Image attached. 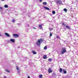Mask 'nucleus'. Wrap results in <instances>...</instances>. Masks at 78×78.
I'll list each match as a JSON object with an SVG mask.
<instances>
[{
  "mask_svg": "<svg viewBox=\"0 0 78 78\" xmlns=\"http://www.w3.org/2000/svg\"><path fill=\"white\" fill-rule=\"evenodd\" d=\"M62 52H61L62 54H64V53H65L66 52V49L65 48H62Z\"/></svg>",
  "mask_w": 78,
  "mask_h": 78,
  "instance_id": "f03ea898",
  "label": "nucleus"
},
{
  "mask_svg": "<svg viewBox=\"0 0 78 78\" xmlns=\"http://www.w3.org/2000/svg\"><path fill=\"white\" fill-rule=\"evenodd\" d=\"M56 3L57 4H62V2L61 1V0H57L56 1Z\"/></svg>",
  "mask_w": 78,
  "mask_h": 78,
  "instance_id": "7ed1b4c3",
  "label": "nucleus"
},
{
  "mask_svg": "<svg viewBox=\"0 0 78 78\" xmlns=\"http://www.w3.org/2000/svg\"><path fill=\"white\" fill-rule=\"evenodd\" d=\"M62 71L64 73L66 74L67 73V71L65 69H63Z\"/></svg>",
  "mask_w": 78,
  "mask_h": 78,
  "instance_id": "9d476101",
  "label": "nucleus"
},
{
  "mask_svg": "<svg viewBox=\"0 0 78 78\" xmlns=\"http://www.w3.org/2000/svg\"><path fill=\"white\" fill-rule=\"evenodd\" d=\"M12 22H13V23L15 22V20L14 19H13L12 21Z\"/></svg>",
  "mask_w": 78,
  "mask_h": 78,
  "instance_id": "5701e85b",
  "label": "nucleus"
},
{
  "mask_svg": "<svg viewBox=\"0 0 78 78\" xmlns=\"http://www.w3.org/2000/svg\"><path fill=\"white\" fill-rule=\"evenodd\" d=\"M13 36H14V37H19V35L16 34H14Z\"/></svg>",
  "mask_w": 78,
  "mask_h": 78,
  "instance_id": "0eeeda50",
  "label": "nucleus"
},
{
  "mask_svg": "<svg viewBox=\"0 0 78 78\" xmlns=\"http://www.w3.org/2000/svg\"><path fill=\"white\" fill-rule=\"evenodd\" d=\"M44 50H47V46H45L44 47Z\"/></svg>",
  "mask_w": 78,
  "mask_h": 78,
  "instance_id": "f3484780",
  "label": "nucleus"
},
{
  "mask_svg": "<svg viewBox=\"0 0 78 78\" xmlns=\"http://www.w3.org/2000/svg\"><path fill=\"white\" fill-rule=\"evenodd\" d=\"M56 38L57 39H60V37L58 36H57L56 37Z\"/></svg>",
  "mask_w": 78,
  "mask_h": 78,
  "instance_id": "412c9836",
  "label": "nucleus"
},
{
  "mask_svg": "<svg viewBox=\"0 0 78 78\" xmlns=\"http://www.w3.org/2000/svg\"><path fill=\"white\" fill-rule=\"evenodd\" d=\"M26 32H27V31H28L27 30H26Z\"/></svg>",
  "mask_w": 78,
  "mask_h": 78,
  "instance_id": "79ce46f5",
  "label": "nucleus"
},
{
  "mask_svg": "<svg viewBox=\"0 0 78 78\" xmlns=\"http://www.w3.org/2000/svg\"><path fill=\"white\" fill-rule=\"evenodd\" d=\"M10 41L13 43L15 42V40H14V39H11L10 40Z\"/></svg>",
  "mask_w": 78,
  "mask_h": 78,
  "instance_id": "6e6552de",
  "label": "nucleus"
},
{
  "mask_svg": "<svg viewBox=\"0 0 78 78\" xmlns=\"http://www.w3.org/2000/svg\"><path fill=\"white\" fill-rule=\"evenodd\" d=\"M5 36H6L7 37H9V36H10L9 34H8V33H5Z\"/></svg>",
  "mask_w": 78,
  "mask_h": 78,
  "instance_id": "20e7f679",
  "label": "nucleus"
},
{
  "mask_svg": "<svg viewBox=\"0 0 78 78\" xmlns=\"http://www.w3.org/2000/svg\"><path fill=\"white\" fill-rule=\"evenodd\" d=\"M31 21L32 20H33V19H32L31 18Z\"/></svg>",
  "mask_w": 78,
  "mask_h": 78,
  "instance_id": "a19ab883",
  "label": "nucleus"
},
{
  "mask_svg": "<svg viewBox=\"0 0 78 78\" xmlns=\"http://www.w3.org/2000/svg\"><path fill=\"white\" fill-rule=\"evenodd\" d=\"M52 75H56V74L55 73H54L52 74Z\"/></svg>",
  "mask_w": 78,
  "mask_h": 78,
  "instance_id": "7c9ffc66",
  "label": "nucleus"
},
{
  "mask_svg": "<svg viewBox=\"0 0 78 78\" xmlns=\"http://www.w3.org/2000/svg\"><path fill=\"white\" fill-rule=\"evenodd\" d=\"M66 28H67V29H68L69 30H70V29H71V28H70V27H69V26L68 25H66Z\"/></svg>",
  "mask_w": 78,
  "mask_h": 78,
  "instance_id": "423d86ee",
  "label": "nucleus"
},
{
  "mask_svg": "<svg viewBox=\"0 0 78 78\" xmlns=\"http://www.w3.org/2000/svg\"><path fill=\"white\" fill-rule=\"evenodd\" d=\"M33 29H34V30L36 29V28L35 27H33Z\"/></svg>",
  "mask_w": 78,
  "mask_h": 78,
  "instance_id": "473e14b6",
  "label": "nucleus"
},
{
  "mask_svg": "<svg viewBox=\"0 0 78 78\" xmlns=\"http://www.w3.org/2000/svg\"><path fill=\"white\" fill-rule=\"evenodd\" d=\"M16 69L17 70H19V67H18V66H16Z\"/></svg>",
  "mask_w": 78,
  "mask_h": 78,
  "instance_id": "aec40b11",
  "label": "nucleus"
},
{
  "mask_svg": "<svg viewBox=\"0 0 78 78\" xmlns=\"http://www.w3.org/2000/svg\"><path fill=\"white\" fill-rule=\"evenodd\" d=\"M43 41L42 39H38L37 42L36 43V44L38 45H41V42H42Z\"/></svg>",
  "mask_w": 78,
  "mask_h": 78,
  "instance_id": "f257e3e1",
  "label": "nucleus"
},
{
  "mask_svg": "<svg viewBox=\"0 0 78 78\" xmlns=\"http://www.w3.org/2000/svg\"><path fill=\"white\" fill-rule=\"evenodd\" d=\"M0 36H2V35L0 34Z\"/></svg>",
  "mask_w": 78,
  "mask_h": 78,
  "instance_id": "c9c22d12",
  "label": "nucleus"
},
{
  "mask_svg": "<svg viewBox=\"0 0 78 78\" xmlns=\"http://www.w3.org/2000/svg\"><path fill=\"white\" fill-rule=\"evenodd\" d=\"M6 71L7 72L9 73V71L8 69H6Z\"/></svg>",
  "mask_w": 78,
  "mask_h": 78,
  "instance_id": "a878e982",
  "label": "nucleus"
},
{
  "mask_svg": "<svg viewBox=\"0 0 78 78\" xmlns=\"http://www.w3.org/2000/svg\"><path fill=\"white\" fill-rule=\"evenodd\" d=\"M43 58L44 59H47V55H44L43 56Z\"/></svg>",
  "mask_w": 78,
  "mask_h": 78,
  "instance_id": "9b49d317",
  "label": "nucleus"
},
{
  "mask_svg": "<svg viewBox=\"0 0 78 78\" xmlns=\"http://www.w3.org/2000/svg\"><path fill=\"white\" fill-rule=\"evenodd\" d=\"M62 25H64L65 26H66V25H65V24L64 23H62Z\"/></svg>",
  "mask_w": 78,
  "mask_h": 78,
  "instance_id": "cd10ccee",
  "label": "nucleus"
},
{
  "mask_svg": "<svg viewBox=\"0 0 78 78\" xmlns=\"http://www.w3.org/2000/svg\"><path fill=\"white\" fill-rule=\"evenodd\" d=\"M39 1H40V2H42V0H39Z\"/></svg>",
  "mask_w": 78,
  "mask_h": 78,
  "instance_id": "2f4dec72",
  "label": "nucleus"
},
{
  "mask_svg": "<svg viewBox=\"0 0 78 78\" xmlns=\"http://www.w3.org/2000/svg\"><path fill=\"white\" fill-rule=\"evenodd\" d=\"M53 28H49V30L50 31H51V30H53Z\"/></svg>",
  "mask_w": 78,
  "mask_h": 78,
  "instance_id": "b1692460",
  "label": "nucleus"
},
{
  "mask_svg": "<svg viewBox=\"0 0 78 78\" xmlns=\"http://www.w3.org/2000/svg\"><path fill=\"white\" fill-rule=\"evenodd\" d=\"M63 10L65 12H67V9H64Z\"/></svg>",
  "mask_w": 78,
  "mask_h": 78,
  "instance_id": "6ab92c4d",
  "label": "nucleus"
},
{
  "mask_svg": "<svg viewBox=\"0 0 78 78\" xmlns=\"http://www.w3.org/2000/svg\"><path fill=\"white\" fill-rule=\"evenodd\" d=\"M18 25H20V24H18Z\"/></svg>",
  "mask_w": 78,
  "mask_h": 78,
  "instance_id": "ea45409f",
  "label": "nucleus"
},
{
  "mask_svg": "<svg viewBox=\"0 0 78 78\" xmlns=\"http://www.w3.org/2000/svg\"><path fill=\"white\" fill-rule=\"evenodd\" d=\"M18 48H20V47H18Z\"/></svg>",
  "mask_w": 78,
  "mask_h": 78,
  "instance_id": "4c0bfd02",
  "label": "nucleus"
},
{
  "mask_svg": "<svg viewBox=\"0 0 78 78\" xmlns=\"http://www.w3.org/2000/svg\"><path fill=\"white\" fill-rule=\"evenodd\" d=\"M52 60V59H51V58L50 59L49 58L48 60V61H50V62H51V61Z\"/></svg>",
  "mask_w": 78,
  "mask_h": 78,
  "instance_id": "4be33fe9",
  "label": "nucleus"
},
{
  "mask_svg": "<svg viewBox=\"0 0 78 78\" xmlns=\"http://www.w3.org/2000/svg\"><path fill=\"white\" fill-rule=\"evenodd\" d=\"M48 72L49 73H51L52 72V70L50 69V68H49L48 70Z\"/></svg>",
  "mask_w": 78,
  "mask_h": 78,
  "instance_id": "1a4fd4ad",
  "label": "nucleus"
},
{
  "mask_svg": "<svg viewBox=\"0 0 78 78\" xmlns=\"http://www.w3.org/2000/svg\"><path fill=\"white\" fill-rule=\"evenodd\" d=\"M39 27L41 29H42V25H41V24H40L39 25Z\"/></svg>",
  "mask_w": 78,
  "mask_h": 78,
  "instance_id": "f8f14e48",
  "label": "nucleus"
},
{
  "mask_svg": "<svg viewBox=\"0 0 78 78\" xmlns=\"http://www.w3.org/2000/svg\"><path fill=\"white\" fill-rule=\"evenodd\" d=\"M4 7L5 8H8V5H4Z\"/></svg>",
  "mask_w": 78,
  "mask_h": 78,
  "instance_id": "a211bd4d",
  "label": "nucleus"
},
{
  "mask_svg": "<svg viewBox=\"0 0 78 78\" xmlns=\"http://www.w3.org/2000/svg\"><path fill=\"white\" fill-rule=\"evenodd\" d=\"M39 78H42V75L41 74L39 75Z\"/></svg>",
  "mask_w": 78,
  "mask_h": 78,
  "instance_id": "ddd939ff",
  "label": "nucleus"
},
{
  "mask_svg": "<svg viewBox=\"0 0 78 78\" xmlns=\"http://www.w3.org/2000/svg\"><path fill=\"white\" fill-rule=\"evenodd\" d=\"M32 53H33V54L34 55H36V51H32Z\"/></svg>",
  "mask_w": 78,
  "mask_h": 78,
  "instance_id": "dca6fc26",
  "label": "nucleus"
},
{
  "mask_svg": "<svg viewBox=\"0 0 78 78\" xmlns=\"http://www.w3.org/2000/svg\"><path fill=\"white\" fill-rule=\"evenodd\" d=\"M43 4L44 5H47V2H43Z\"/></svg>",
  "mask_w": 78,
  "mask_h": 78,
  "instance_id": "4468645a",
  "label": "nucleus"
},
{
  "mask_svg": "<svg viewBox=\"0 0 78 78\" xmlns=\"http://www.w3.org/2000/svg\"><path fill=\"white\" fill-rule=\"evenodd\" d=\"M52 14H55V11H53L52 12Z\"/></svg>",
  "mask_w": 78,
  "mask_h": 78,
  "instance_id": "393cba45",
  "label": "nucleus"
},
{
  "mask_svg": "<svg viewBox=\"0 0 78 78\" xmlns=\"http://www.w3.org/2000/svg\"><path fill=\"white\" fill-rule=\"evenodd\" d=\"M3 7L0 6V9H3Z\"/></svg>",
  "mask_w": 78,
  "mask_h": 78,
  "instance_id": "bb28decb",
  "label": "nucleus"
},
{
  "mask_svg": "<svg viewBox=\"0 0 78 78\" xmlns=\"http://www.w3.org/2000/svg\"><path fill=\"white\" fill-rule=\"evenodd\" d=\"M26 26L27 27H29V25H28V24H26Z\"/></svg>",
  "mask_w": 78,
  "mask_h": 78,
  "instance_id": "c85d7f7f",
  "label": "nucleus"
},
{
  "mask_svg": "<svg viewBox=\"0 0 78 78\" xmlns=\"http://www.w3.org/2000/svg\"><path fill=\"white\" fill-rule=\"evenodd\" d=\"M4 78H6V76H4Z\"/></svg>",
  "mask_w": 78,
  "mask_h": 78,
  "instance_id": "e433bc0d",
  "label": "nucleus"
},
{
  "mask_svg": "<svg viewBox=\"0 0 78 78\" xmlns=\"http://www.w3.org/2000/svg\"><path fill=\"white\" fill-rule=\"evenodd\" d=\"M27 78H30V76H28L27 77Z\"/></svg>",
  "mask_w": 78,
  "mask_h": 78,
  "instance_id": "f704fd0d",
  "label": "nucleus"
},
{
  "mask_svg": "<svg viewBox=\"0 0 78 78\" xmlns=\"http://www.w3.org/2000/svg\"><path fill=\"white\" fill-rule=\"evenodd\" d=\"M62 68H60L59 70V72L60 73H61V72H62Z\"/></svg>",
  "mask_w": 78,
  "mask_h": 78,
  "instance_id": "2eb2a0df",
  "label": "nucleus"
},
{
  "mask_svg": "<svg viewBox=\"0 0 78 78\" xmlns=\"http://www.w3.org/2000/svg\"><path fill=\"white\" fill-rule=\"evenodd\" d=\"M20 73V71H18V73Z\"/></svg>",
  "mask_w": 78,
  "mask_h": 78,
  "instance_id": "72a5a7b5",
  "label": "nucleus"
},
{
  "mask_svg": "<svg viewBox=\"0 0 78 78\" xmlns=\"http://www.w3.org/2000/svg\"><path fill=\"white\" fill-rule=\"evenodd\" d=\"M43 7L45 9H46V10H50V9L47 7L44 6Z\"/></svg>",
  "mask_w": 78,
  "mask_h": 78,
  "instance_id": "39448f33",
  "label": "nucleus"
},
{
  "mask_svg": "<svg viewBox=\"0 0 78 78\" xmlns=\"http://www.w3.org/2000/svg\"><path fill=\"white\" fill-rule=\"evenodd\" d=\"M66 42V41H64V42Z\"/></svg>",
  "mask_w": 78,
  "mask_h": 78,
  "instance_id": "37998d69",
  "label": "nucleus"
},
{
  "mask_svg": "<svg viewBox=\"0 0 78 78\" xmlns=\"http://www.w3.org/2000/svg\"><path fill=\"white\" fill-rule=\"evenodd\" d=\"M52 36V34H51V33H50V36Z\"/></svg>",
  "mask_w": 78,
  "mask_h": 78,
  "instance_id": "c756f323",
  "label": "nucleus"
},
{
  "mask_svg": "<svg viewBox=\"0 0 78 78\" xmlns=\"http://www.w3.org/2000/svg\"><path fill=\"white\" fill-rule=\"evenodd\" d=\"M2 1H4L5 0H1Z\"/></svg>",
  "mask_w": 78,
  "mask_h": 78,
  "instance_id": "58836bf2",
  "label": "nucleus"
}]
</instances>
